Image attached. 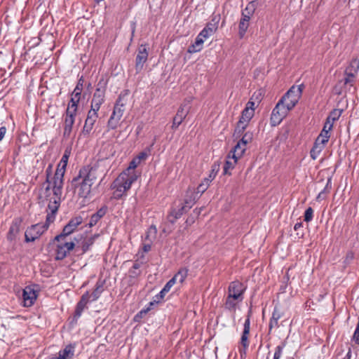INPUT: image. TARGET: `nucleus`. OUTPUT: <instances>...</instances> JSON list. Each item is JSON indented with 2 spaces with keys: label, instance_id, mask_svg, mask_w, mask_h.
Listing matches in <instances>:
<instances>
[{
  "label": "nucleus",
  "instance_id": "1",
  "mask_svg": "<svg viewBox=\"0 0 359 359\" xmlns=\"http://www.w3.org/2000/svg\"><path fill=\"white\" fill-rule=\"evenodd\" d=\"M67 165V149L64 151L62 159L55 172L53 180L50 182L49 178L51 174L52 165H49L47 168L46 180L42 184L39 189V199L41 202L49 201L48 209L50 210L48 214L55 215L61 201L62 189L64 184V175Z\"/></svg>",
  "mask_w": 359,
  "mask_h": 359
},
{
  "label": "nucleus",
  "instance_id": "2",
  "mask_svg": "<svg viewBox=\"0 0 359 359\" xmlns=\"http://www.w3.org/2000/svg\"><path fill=\"white\" fill-rule=\"evenodd\" d=\"M137 179L136 174L129 175L122 172L112 184V189H114L113 196L116 199L120 198L124 193L130 189L131 185Z\"/></svg>",
  "mask_w": 359,
  "mask_h": 359
},
{
  "label": "nucleus",
  "instance_id": "3",
  "mask_svg": "<svg viewBox=\"0 0 359 359\" xmlns=\"http://www.w3.org/2000/svg\"><path fill=\"white\" fill-rule=\"evenodd\" d=\"M49 248L54 251L55 259L62 260L67 255V224L62 229V232L57 235L49 243Z\"/></svg>",
  "mask_w": 359,
  "mask_h": 359
},
{
  "label": "nucleus",
  "instance_id": "4",
  "mask_svg": "<svg viewBox=\"0 0 359 359\" xmlns=\"http://www.w3.org/2000/svg\"><path fill=\"white\" fill-rule=\"evenodd\" d=\"M93 177L88 172V170L83 168L79 171V175L73 179L72 184L76 186L79 184V186L77 187L79 196L86 198L90 193L91 187L93 184Z\"/></svg>",
  "mask_w": 359,
  "mask_h": 359
},
{
  "label": "nucleus",
  "instance_id": "5",
  "mask_svg": "<svg viewBox=\"0 0 359 359\" xmlns=\"http://www.w3.org/2000/svg\"><path fill=\"white\" fill-rule=\"evenodd\" d=\"M55 216L53 214H47L46 222L44 224H36L29 227L25 233V241L26 243L34 242L39 238L49 227L50 224L54 222Z\"/></svg>",
  "mask_w": 359,
  "mask_h": 359
},
{
  "label": "nucleus",
  "instance_id": "6",
  "mask_svg": "<svg viewBox=\"0 0 359 359\" xmlns=\"http://www.w3.org/2000/svg\"><path fill=\"white\" fill-rule=\"evenodd\" d=\"M304 86H292L281 97L280 102L290 111L292 110L301 97Z\"/></svg>",
  "mask_w": 359,
  "mask_h": 359
},
{
  "label": "nucleus",
  "instance_id": "7",
  "mask_svg": "<svg viewBox=\"0 0 359 359\" xmlns=\"http://www.w3.org/2000/svg\"><path fill=\"white\" fill-rule=\"evenodd\" d=\"M289 111L290 110L287 109L279 100L271 113V125L276 126L280 124L282 120L287 116Z\"/></svg>",
  "mask_w": 359,
  "mask_h": 359
},
{
  "label": "nucleus",
  "instance_id": "8",
  "mask_svg": "<svg viewBox=\"0 0 359 359\" xmlns=\"http://www.w3.org/2000/svg\"><path fill=\"white\" fill-rule=\"evenodd\" d=\"M245 289L246 287L241 282L238 280L233 281L229 284L228 295L243 301Z\"/></svg>",
  "mask_w": 359,
  "mask_h": 359
},
{
  "label": "nucleus",
  "instance_id": "9",
  "mask_svg": "<svg viewBox=\"0 0 359 359\" xmlns=\"http://www.w3.org/2000/svg\"><path fill=\"white\" fill-rule=\"evenodd\" d=\"M36 298V291L31 286L25 287L22 293L23 306L26 307L32 306L34 304Z\"/></svg>",
  "mask_w": 359,
  "mask_h": 359
},
{
  "label": "nucleus",
  "instance_id": "10",
  "mask_svg": "<svg viewBox=\"0 0 359 359\" xmlns=\"http://www.w3.org/2000/svg\"><path fill=\"white\" fill-rule=\"evenodd\" d=\"M189 107L187 106V104L185 103L182 104L180 106L179 109L177 110L176 115L173 118L172 125V129H177L179 127V126L182 123V121L185 118V117L189 113Z\"/></svg>",
  "mask_w": 359,
  "mask_h": 359
},
{
  "label": "nucleus",
  "instance_id": "11",
  "mask_svg": "<svg viewBox=\"0 0 359 359\" xmlns=\"http://www.w3.org/2000/svg\"><path fill=\"white\" fill-rule=\"evenodd\" d=\"M148 53L145 46L142 45L138 50V53L135 59V69L137 72H140L147 60Z\"/></svg>",
  "mask_w": 359,
  "mask_h": 359
},
{
  "label": "nucleus",
  "instance_id": "12",
  "mask_svg": "<svg viewBox=\"0 0 359 359\" xmlns=\"http://www.w3.org/2000/svg\"><path fill=\"white\" fill-rule=\"evenodd\" d=\"M104 101V93L100 89H97L94 93L93 97L91 101L90 109L91 111L97 112L100 106Z\"/></svg>",
  "mask_w": 359,
  "mask_h": 359
},
{
  "label": "nucleus",
  "instance_id": "13",
  "mask_svg": "<svg viewBox=\"0 0 359 359\" xmlns=\"http://www.w3.org/2000/svg\"><path fill=\"white\" fill-rule=\"evenodd\" d=\"M98 117L97 112L89 110L85 121L83 132L89 134L93 128Z\"/></svg>",
  "mask_w": 359,
  "mask_h": 359
},
{
  "label": "nucleus",
  "instance_id": "14",
  "mask_svg": "<svg viewBox=\"0 0 359 359\" xmlns=\"http://www.w3.org/2000/svg\"><path fill=\"white\" fill-rule=\"evenodd\" d=\"M22 223V219L20 218H15L8 230L7 233V239L10 241H14L18 233L20 232V225Z\"/></svg>",
  "mask_w": 359,
  "mask_h": 359
},
{
  "label": "nucleus",
  "instance_id": "15",
  "mask_svg": "<svg viewBox=\"0 0 359 359\" xmlns=\"http://www.w3.org/2000/svg\"><path fill=\"white\" fill-rule=\"evenodd\" d=\"M187 210L183 204H181L177 208H173L168 216V222L174 224Z\"/></svg>",
  "mask_w": 359,
  "mask_h": 359
},
{
  "label": "nucleus",
  "instance_id": "16",
  "mask_svg": "<svg viewBox=\"0 0 359 359\" xmlns=\"http://www.w3.org/2000/svg\"><path fill=\"white\" fill-rule=\"evenodd\" d=\"M205 41L203 36H201V34H198L196 36L195 41L194 43L190 45L188 48V52L189 53H194L201 50L203 48V43Z\"/></svg>",
  "mask_w": 359,
  "mask_h": 359
},
{
  "label": "nucleus",
  "instance_id": "17",
  "mask_svg": "<svg viewBox=\"0 0 359 359\" xmlns=\"http://www.w3.org/2000/svg\"><path fill=\"white\" fill-rule=\"evenodd\" d=\"M238 158H236L231 154H229L225 161L223 172L224 175H230V170H233L238 162Z\"/></svg>",
  "mask_w": 359,
  "mask_h": 359
},
{
  "label": "nucleus",
  "instance_id": "18",
  "mask_svg": "<svg viewBox=\"0 0 359 359\" xmlns=\"http://www.w3.org/2000/svg\"><path fill=\"white\" fill-rule=\"evenodd\" d=\"M250 317L248 316L245 323H244V328L243 332L241 336V342L243 346L245 348H247L249 346L248 339V334L250 333Z\"/></svg>",
  "mask_w": 359,
  "mask_h": 359
},
{
  "label": "nucleus",
  "instance_id": "19",
  "mask_svg": "<svg viewBox=\"0 0 359 359\" xmlns=\"http://www.w3.org/2000/svg\"><path fill=\"white\" fill-rule=\"evenodd\" d=\"M88 292L84 294L81 297V300L77 304L76 308V310H75L74 318L77 319V318H79L81 316V315L84 308L86 307L88 302H89V300L88 299Z\"/></svg>",
  "mask_w": 359,
  "mask_h": 359
},
{
  "label": "nucleus",
  "instance_id": "20",
  "mask_svg": "<svg viewBox=\"0 0 359 359\" xmlns=\"http://www.w3.org/2000/svg\"><path fill=\"white\" fill-rule=\"evenodd\" d=\"M200 195H198V193L189 191L187 192L183 205L186 206L187 210H189L194 205V204L196 203V201L198 199Z\"/></svg>",
  "mask_w": 359,
  "mask_h": 359
},
{
  "label": "nucleus",
  "instance_id": "21",
  "mask_svg": "<svg viewBox=\"0 0 359 359\" xmlns=\"http://www.w3.org/2000/svg\"><path fill=\"white\" fill-rule=\"evenodd\" d=\"M124 111L125 104L122 102L121 97H119L114 105V110L111 114L114 115V116L121 118L123 115Z\"/></svg>",
  "mask_w": 359,
  "mask_h": 359
},
{
  "label": "nucleus",
  "instance_id": "22",
  "mask_svg": "<svg viewBox=\"0 0 359 359\" xmlns=\"http://www.w3.org/2000/svg\"><path fill=\"white\" fill-rule=\"evenodd\" d=\"M250 20V18H245L241 15L238 25V35L240 38H243L245 36L249 27Z\"/></svg>",
  "mask_w": 359,
  "mask_h": 359
},
{
  "label": "nucleus",
  "instance_id": "23",
  "mask_svg": "<svg viewBox=\"0 0 359 359\" xmlns=\"http://www.w3.org/2000/svg\"><path fill=\"white\" fill-rule=\"evenodd\" d=\"M241 302L242 301H240L238 299L233 298V297L227 295L226 302L224 304V307L226 310L231 312H235L237 304Z\"/></svg>",
  "mask_w": 359,
  "mask_h": 359
},
{
  "label": "nucleus",
  "instance_id": "24",
  "mask_svg": "<svg viewBox=\"0 0 359 359\" xmlns=\"http://www.w3.org/2000/svg\"><path fill=\"white\" fill-rule=\"evenodd\" d=\"M83 84L80 83V81L76 85L72 93V97L71 98V102L72 103V107H76V104L79 102L80 100V95L82 91Z\"/></svg>",
  "mask_w": 359,
  "mask_h": 359
},
{
  "label": "nucleus",
  "instance_id": "25",
  "mask_svg": "<svg viewBox=\"0 0 359 359\" xmlns=\"http://www.w3.org/2000/svg\"><path fill=\"white\" fill-rule=\"evenodd\" d=\"M246 149L247 147L237 142L229 154L239 159L243 156Z\"/></svg>",
  "mask_w": 359,
  "mask_h": 359
},
{
  "label": "nucleus",
  "instance_id": "26",
  "mask_svg": "<svg viewBox=\"0 0 359 359\" xmlns=\"http://www.w3.org/2000/svg\"><path fill=\"white\" fill-rule=\"evenodd\" d=\"M256 9V4L255 1H250L242 11L241 15L251 19Z\"/></svg>",
  "mask_w": 359,
  "mask_h": 359
},
{
  "label": "nucleus",
  "instance_id": "27",
  "mask_svg": "<svg viewBox=\"0 0 359 359\" xmlns=\"http://www.w3.org/2000/svg\"><path fill=\"white\" fill-rule=\"evenodd\" d=\"M103 292V285L102 283H97L96 287L95 290L93 291V292L88 296V299L90 302H94L97 300L100 296L101 295L102 292Z\"/></svg>",
  "mask_w": 359,
  "mask_h": 359
},
{
  "label": "nucleus",
  "instance_id": "28",
  "mask_svg": "<svg viewBox=\"0 0 359 359\" xmlns=\"http://www.w3.org/2000/svg\"><path fill=\"white\" fill-rule=\"evenodd\" d=\"M82 222L83 217L81 215H77L69 221V235L71 234Z\"/></svg>",
  "mask_w": 359,
  "mask_h": 359
},
{
  "label": "nucleus",
  "instance_id": "29",
  "mask_svg": "<svg viewBox=\"0 0 359 359\" xmlns=\"http://www.w3.org/2000/svg\"><path fill=\"white\" fill-rule=\"evenodd\" d=\"M93 243V238H89L88 241L84 240L81 242L78 241L76 250H78V249H80L81 253L83 254L88 250L89 246L91 245Z\"/></svg>",
  "mask_w": 359,
  "mask_h": 359
},
{
  "label": "nucleus",
  "instance_id": "30",
  "mask_svg": "<svg viewBox=\"0 0 359 359\" xmlns=\"http://www.w3.org/2000/svg\"><path fill=\"white\" fill-rule=\"evenodd\" d=\"M188 275V269L183 268L178 271V272L172 277L177 283H182L184 282Z\"/></svg>",
  "mask_w": 359,
  "mask_h": 359
},
{
  "label": "nucleus",
  "instance_id": "31",
  "mask_svg": "<svg viewBox=\"0 0 359 359\" xmlns=\"http://www.w3.org/2000/svg\"><path fill=\"white\" fill-rule=\"evenodd\" d=\"M359 70V60L355 59L351 61L348 66L346 67L345 72L348 73H352L354 74H358Z\"/></svg>",
  "mask_w": 359,
  "mask_h": 359
},
{
  "label": "nucleus",
  "instance_id": "32",
  "mask_svg": "<svg viewBox=\"0 0 359 359\" xmlns=\"http://www.w3.org/2000/svg\"><path fill=\"white\" fill-rule=\"evenodd\" d=\"M331 188H332L331 179L329 178L327 180V184H326L325 188L323 189V190L321 191L317 196L316 200L319 201L324 200L326 198V194L330 192Z\"/></svg>",
  "mask_w": 359,
  "mask_h": 359
},
{
  "label": "nucleus",
  "instance_id": "33",
  "mask_svg": "<svg viewBox=\"0 0 359 359\" xmlns=\"http://www.w3.org/2000/svg\"><path fill=\"white\" fill-rule=\"evenodd\" d=\"M210 183H211V181L205 177L201 182V183H200L198 184V186L197 187L196 193H198V194L201 196L203 193H204L208 189Z\"/></svg>",
  "mask_w": 359,
  "mask_h": 359
},
{
  "label": "nucleus",
  "instance_id": "34",
  "mask_svg": "<svg viewBox=\"0 0 359 359\" xmlns=\"http://www.w3.org/2000/svg\"><path fill=\"white\" fill-rule=\"evenodd\" d=\"M254 113L255 112H253L252 110L244 109L242 111V115L240 118V121L248 125L249 121L254 116Z\"/></svg>",
  "mask_w": 359,
  "mask_h": 359
},
{
  "label": "nucleus",
  "instance_id": "35",
  "mask_svg": "<svg viewBox=\"0 0 359 359\" xmlns=\"http://www.w3.org/2000/svg\"><path fill=\"white\" fill-rule=\"evenodd\" d=\"M342 112V109H334L330 113L326 120H329L330 121H331V123H334V121H337L339 118Z\"/></svg>",
  "mask_w": 359,
  "mask_h": 359
},
{
  "label": "nucleus",
  "instance_id": "36",
  "mask_svg": "<svg viewBox=\"0 0 359 359\" xmlns=\"http://www.w3.org/2000/svg\"><path fill=\"white\" fill-rule=\"evenodd\" d=\"M140 264L135 262L129 270L128 275L130 278H137L140 275Z\"/></svg>",
  "mask_w": 359,
  "mask_h": 359
},
{
  "label": "nucleus",
  "instance_id": "37",
  "mask_svg": "<svg viewBox=\"0 0 359 359\" xmlns=\"http://www.w3.org/2000/svg\"><path fill=\"white\" fill-rule=\"evenodd\" d=\"M120 120L121 118L111 114L107 123L109 130H114L117 128L119 126Z\"/></svg>",
  "mask_w": 359,
  "mask_h": 359
},
{
  "label": "nucleus",
  "instance_id": "38",
  "mask_svg": "<svg viewBox=\"0 0 359 359\" xmlns=\"http://www.w3.org/2000/svg\"><path fill=\"white\" fill-rule=\"evenodd\" d=\"M140 162L135 157L130 163L128 168L124 170V172H126L129 175L136 174L135 169L138 166Z\"/></svg>",
  "mask_w": 359,
  "mask_h": 359
},
{
  "label": "nucleus",
  "instance_id": "39",
  "mask_svg": "<svg viewBox=\"0 0 359 359\" xmlns=\"http://www.w3.org/2000/svg\"><path fill=\"white\" fill-rule=\"evenodd\" d=\"M248 124L239 120L234 130V136L240 137L247 128Z\"/></svg>",
  "mask_w": 359,
  "mask_h": 359
},
{
  "label": "nucleus",
  "instance_id": "40",
  "mask_svg": "<svg viewBox=\"0 0 359 359\" xmlns=\"http://www.w3.org/2000/svg\"><path fill=\"white\" fill-rule=\"evenodd\" d=\"M46 359H67V346L60 351L57 355H52L47 357Z\"/></svg>",
  "mask_w": 359,
  "mask_h": 359
},
{
  "label": "nucleus",
  "instance_id": "41",
  "mask_svg": "<svg viewBox=\"0 0 359 359\" xmlns=\"http://www.w3.org/2000/svg\"><path fill=\"white\" fill-rule=\"evenodd\" d=\"M356 74L345 72L344 84L353 86L355 83Z\"/></svg>",
  "mask_w": 359,
  "mask_h": 359
},
{
  "label": "nucleus",
  "instance_id": "42",
  "mask_svg": "<svg viewBox=\"0 0 359 359\" xmlns=\"http://www.w3.org/2000/svg\"><path fill=\"white\" fill-rule=\"evenodd\" d=\"M252 140V134L251 133L247 132L243 135L242 138L238 142L247 147V144L251 142Z\"/></svg>",
  "mask_w": 359,
  "mask_h": 359
},
{
  "label": "nucleus",
  "instance_id": "43",
  "mask_svg": "<svg viewBox=\"0 0 359 359\" xmlns=\"http://www.w3.org/2000/svg\"><path fill=\"white\" fill-rule=\"evenodd\" d=\"M285 346H286V342L283 341L281 343V344L276 346L273 359H280V358L282 353H283V351L284 348L285 347Z\"/></svg>",
  "mask_w": 359,
  "mask_h": 359
},
{
  "label": "nucleus",
  "instance_id": "44",
  "mask_svg": "<svg viewBox=\"0 0 359 359\" xmlns=\"http://www.w3.org/2000/svg\"><path fill=\"white\" fill-rule=\"evenodd\" d=\"M255 95H256L255 94L252 95V96L250 98V100L246 104V106H245V109L252 110L253 112H255V108L259 104V101H254V98H255Z\"/></svg>",
  "mask_w": 359,
  "mask_h": 359
},
{
  "label": "nucleus",
  "instance_id": "45",
  "mask_svg": "<svg viewBox=\"0 0 359 359\" xmlns=\"http://www.w3.org/2000/svg\"><path fill=\"white\" fill-rule=\"evenodd\" d=\"M154 145V143L151 145L150 147L147 148L145 151H143L140 152L135 158L141 163L142 161H144L149 156L150 151H151V147Z\"/></svg>",
  "mask_w": 359,
  "mask_h": 359
},
{
  "label": "nucleus",
  "instance_id": "46",
  "mask_svg": "<svg viewBox=\"0 0 359 359\" xmlns=\"http://www.w3.org/2000/svg\"><path fill=\"white\" fill-rule=\"evenodd\" d=\"M157 233V229L155 226H151L147 231V237L146 238L149 240L150 241H152V239H154L156 238Z\"/></svg>",
  "mask_w": 359,
  "mask_h": 359
},
{
  "label": "nucleus",
  "instance_id": "47",
  "mask_svg": "<svg viewBox=\"0 0 359 359\" xmlns=\"http://www.w3.org/2000/svg\"><path fill=\"white\" fill-rule=\"evenodd\" d=\"M219 165L215 163L212 166L211 171L207 178L212 182L215 178V177L217 174V172L219 171Z\"/></svg>",
  "mask_w": 359,
  "mask_h": 359
},
{
  "label": "nucleus",
  "instance_id": "48",
  "mask_svg": "<svg viewBox=\"0 0 359 359\" xmlns=\"http://www.w3.org/2000/svg\"><path fill=\"white\" fill-rule=\"evenodd\" d=\"M313 210L309 207L308 208L304 213V221L306 222H309L313 219Z\"/></svg>",
  "mask_w": 359,
  "mask_h": 359
},
{
  "label": "nucleus",
  "instance_id": "49",
  "mask_svg": "<svg viewBox=\"0 0 359 359\" xmlns=\"http://www.w3.org/2000/svg\"><path fill=\"white\" fill-rule=\"evenodd\" d=\"M168 291H164V287L160 291V292L156 295V299L154 302H150V306H153L155 303L158 302L161 299H163L165 294L168 293Z\"/></svg>",
  "mask_w": 359,
  "mask_h": 359
},
{
  "label": "nucleus",
  "instance_id": "50",
  "mask_svg": "<svg viewBox=\"0 0 359 359\" xmlns=\"http://www.w3.org/2000/svg\"><path fill=\"white\" fill-rule=\"evenodd\" d=\"M329 139L330 136H325L320 134L316 141L325 146V144L329 141Z\"/></svg>",
  "mask_w": 359,
  "mask_h": 359
},
{
  "label": "nucleus",
  "instance_id": "51",
  "mask_svg": "<svg viewBox=\"0 0 359 359\" xmlns=\"http://www.w3.org/2000/svg\"><path fill=\"white\" fill-rule=\"evenodd\" d=\"M177 282L172 278L163 287L164 291L169 292L171 287L176 283Z\"/></svg>",
  "mask_w": 359,
  "mask_h": 359
},
{
  "label": "nucleus",
  "instance_id": "52",
  "mask_svg": "<svg viewBox=\"0 0 359 359\" xmlns=\"http://www.w3.org/2000/svg\"><path fill=\"white\" fill-rule=\"evenodd\" d=\"M204 28H205V29H207L209 32V34H213L217 29V28L215 27V24H211L209 22L207 23Z\"/></svg>",
  "mask_w": 359,
  "mask_h": 359
},
{
  "label": "nucleus",
  "instance_id": "53",
  "mask_svg": "<svg viewBox=\"0 0 359 359\" xmlns=\"http://www.w3.org/2000/svg\"><path fill=\"white\" fill-rule=\"evenodd\" d=\"M353 339L355 344H359V324L358 323L355 330L354 332Z\"/></svg>",
  "mask_w": 359,
  "mask_h": 359
},
{
  "label": "nucleus",
  "instance_id": "54",
  "mask_svg": "<svg viewBox=\"0 0 359 359\" xmlns=\"http://www.w3.org/2000/svg\"><path fill=\"white\" fill-rule=\"evenodd\" d=\"M281 316V313L278 311V309L276 307H275L272 313L271 318L279 320Z\"/></svg>",
  "mask_w": 359,
  "mask_h": 359
},
{
  "label": "nucleus",
  "instance_id": "55",
  "mask_svg": "<svg viewBox=\"0 0 359 359\" xmlns=\"http://www.w3.org/2000/svg\"><path fill=\"white\" fill-rule=\"evenodd\" d=\"M219 20H220V15H212L211 21L209 22V23L215 24V27L217 28Z\"/></svg>",
  "mask_w": 359,
  "mask_h": 359
},
{
  "label": "nucleus",
  "instance_id": "56",
  "mask_svg": "<svg viewBox=\"0 0 359 359\" xmlns=\"http://www.w3.org/2000/svg\"><path fill=\"white\" fill-rule=\"evenodd\" d=\"M278 327V320L271 318L270 321H269V332H271L273 327Z\"/></svg>",
  "mask_w": 359,
  "mask_h": 359
},
{
  "label": "nucleus",
  "instance_id": "57",
  "mask_svg": "<svg viewBox=\"0 0 359 359\" xmlns=\"http://www.w3.org/2000/svg\"><path fill=\"white\" fill-rule=\"evenodd\" d=\"M100 220V219H98L94 214L91 216L90 217V222L88 223V226L90 227H92L93 226H95L97 222L98 221Z\"/></svg>",
  "mask_w": 359,
  "mask_h": 359
},
{
  "label": "nucleus",
  "instance_id": "58",
  "mask_svg": "<svg viewBox=\"0 0 359 359\" xmlns=\"http://www.w3.org/2000/svg\"><path fill=\"white\" fill-rule=\"evenodd\" d=\"M320 154V153L318 152V151H317L313 147H312V149H311V150L310 151V156H311V158L313 159V160L316 159L318 157Z\"/></svg>",
  "mask_w": 359,
  "mask_h": 359
},
{
  "label": "nucleus",
  "instance_id": "59",
  "mask_svg": "<svg viewBox=\"0 0 359 359\" xmlns=\"http://www.w3.org/2000/svg\"><path fill=\"white\" fill-rule=\"evenodd\" d=\"M313 147L315 148L317 151H318V152L321 153V151L325 148V145H323L321 143H319V142L315 141Z\"/></svg>",
  "mask_w": 359,
  "mask_h": 359
},
{
  "label": "nucleus",
  "instance_id": "60",
  "mask_svg": "<svg viewBox=\"0 0 359 359\" xmlns=\"http://www.w3.org/2000/svg\"><path fill=\"white\" fill-rule=\"evenodd\" d=\"M199 34H201V36H203L205 40L212 35V34H209V32L205 29V28H203Z\"/></svg>",
  "mask_w": 359,
  "mask_h": 359
},
{
  "label": "nucleus",
  "instance_id": "61",
  "mask_svg": "<svg viewBox=\"0 0 359 359\" xmlns=\"http://www.w3.org/2000/svg\"><path fill=\"white\" fill-rule=\"evenodd\" d=\"M333 124L334 123H331V121L329 120H326L323 129L330 132V130L332 129Z\"/></svg>",
  "mask_w": 359,
  "mask_h": 359
},
{
  "label": "nucleus",
  "instance_id": "62",
  "mask_svg": "<svg viewBox=\"0 0 359 359\" xmlns=\"http://www.w3.org/2000/svg\"><path fill=\"white\" fill-rule=\"evenodd\" d=\"M63 119H64V124H65V126H64V130H65L64 134L65 135L66 131L67 130V108L65 109V111L64 112Z\"/></svg>",
  "mask_w": 359,
  "mask_h": 359
},
{
  "label": "nucleus",
  "instance_id": "63",
  "mask_svg": "<svg viewBox=\"0 0 359 359\" xmlns=\"http://www.w3.org/2000/svg\"><path fill=\"white\" fill-rule=\"evenodd\" d=\"M105 210L103 208L98 210L94 215L98 218L101 219L105 215Z\"/></svg>",
  "mask_w": 359,
  "mask_h": 359
},
{
  "label": "nucleus",
  "instance_id": "64",
  "mask_svg": "<svg viewBox=\"0 0 359 359\" xmlns=\"http://www.w3.org/2000/svg\"><path fill=\"white\" fill-rule=\"evenodd\" d=\"M6 133V128L5 126H2L0 128V141L3 140Z\"/></svg>",
  "mask_w": 359,
  "mask_h": 359
}]
</instances>
